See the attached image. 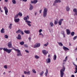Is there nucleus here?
Instances as JSON below:
<instances>
[{
  "label": "nucleus",
  "mask_w": 77,
  "mask_h": 77,
  "mask_svg": "<svg viewBox=\"0 0 77 77\" xmlns=\"http://www.w3.org/2000/svg\"><path fill=\"white\" fill-rule=\"evenodd\" d=\"M50 57V55L49 54L48 55V57Z\"/></svg>",
  "instance_id": "0e129e2a"
},
{
  "label": "nucleus",
  "mask_w": 77,
  "mask_h": 77,
  "mask_svg": "<svg viewBox=\"0 0 77 77\" xmlns=\"http://www.w3.org/2000/svg\"><path fill=\"white\" fill-rule=\"evenodd\" d=\"M75 34V33L74 32H72L71 33V35L72 36H73Z\"/></svg>",
  "instance_id": "c756f323"
},
{
  "label": "nucleus",
  "mask_w": 77,
  "mask_h": 77,
  "mask_svg": "<svg viewBox=\"0 0 77 77\" xmlns=\"http://www.w3.org/2000/svg\"><path fill=\"white\" fill-rule=\"evenodd\" d=\"M1 33H5V29L4 28H2L1 30Z\"/></svg>",
  "instance_id": "5701e85b"
},
{
  "label": "nucleus",
  "mask_w": 77,
  "mask_h": 77,
  "mask_svg": "<svg viewBox=\"0 0 77 77\" xmlns=\"http://www.w3.org/2000/svg\"><path fill=\"white\" fill-rule=\"evenodd\" d=\"M24 32L26 34H29L30 33V31L29 30H25Z\"/></svg>",
  "instance_id": "412c9836"
},
{
  "label": "nucleus",
  "mask_w": 77,
  "mask_h": 77,
  "mask_svg": "<svg viewBox=\"0 0 77 77\" xmlns=\"http://www.w3.org/2000/svg\"><path fill=\"white\" fill-rule=\"evenodd\" d=\"M29 6H30V7H29V9L30 11H32L33 9V6L31 4H30Z\"/></svg>",
  "instance_id": "f8f14e48"
},
{
  "label": "nucleus",
  "mask_w": 77,
  "mask_h": 77,
  "mask_svg": "<svg viewBox=\"0 0 77 77\" xmlns=\"http://www.w3.org/2000/svg\"><path fill=\"white\" fill-rule=\"evenodd\" d=\"M20 34H21V35H24V33L23 32V31L21 30H20Z\"/></svg>",
  "instance_id": "4c0bfd02"
},
{
  "label": "nucleus",
  "mask_w": 77,
  "mask_h": 77,
  "mask_svg": "<svg viewBox=\"0 0 77 77\" xmlns=\"http://www.w3.org/2000/svg\"><path fill=\"white\" fill-rule=\"evenodd\" d=\"M65 67L63 66V67L62 68V69H61L60 70V75L61 77H63V75H64V72H65Z\"/></svg>",
  "instance_id": "f03ea898"
},
{
  "label": "nucleus",
  "mask_w": 77,
  "mask_h": 77,
  "mask_svg": "<svg viewBox=\"0 0 77 77\" xmlns=\"http://www.w3.org/2000/svg\"><path fill=\"white\" fill-rule=\"evenodd\" d=\"M41 45L40 43H37L35 45H34V48H37L39 47Z\"/></svg>",
  "instance_id": "0eeeda50"
},
{
  "label": "nucleus",
  "mask_w": 77,
  "mask_h": 77,
  "mask_svg": "<svg viewBox=\"0 0 77 77\" xmlns=\"http://www.w3.org/2000/svg\"><path fill=\"white\" fill-rule=\"evenodd\" d=\"M42 52L44 55H46V54L48 53V51H47L46 50H43Z\"/></svg>",
  "instance_id": "1a4fd4ad"
},
{
  "label": "nucleus",
  "mask_w": 77,
  "mask_h": 77,
  "mask_svg": "<svg viewBox=\"0 0 77 77\" xmlns=\"http://www.w3.org/2000/svg\"><path fill=\"white\" fill-rule=\"evenodd\" d=\"M20 33V29L18 30L16 32V33Z\"/></svg>",
  "instance_id": "a19ab883"
},
{
  "label": "nucleus",
  "mask_w": 77,
  "mask_h": 77,
  "mask_svg": "<svg viewBox=\"0 0 77 77\" xmlns=\"http://www.w3.org/2000/svg\"><path fill=\"white\" fill-rule=\"evenodd\" d=\"M63 48L65 51H68V50H69V49L67 48L66 47H65V46H63Z\"/></svg>",
  "instance_id": "ddd939ff"
},
{
  "label": "nucleus",
  "mask_w": 77,
  "mask_h": 77,
  "mask_svg": "<svg viewBox=\"0 0 77 77\" xmlns=\"http://www.w3.org/2000/svg\"><path fill=\"white\" fill-rule=\"evenodd\" d=\"M12 24L10 23L8 26V28L10 29H11L12 27Z\"/></svg>",
  "instance_id": "4be33fe9"
},
{
  "label": "nucleus",
  "mask_w": 77,
  "mask_h": 77,
  "mask_svg": "<svg viewBox=\"0 0 77 77\" xmlns=\"http://www.w3.org/2000/svg\"><path fill=\"white\" fill-rule=\"evenodd\" d=\"M37 14V12H35V15H36Z\"/></svg>",
  "instance_id": "e2e57ef3"
},
{
  "label": "nucleus",
  "mask_w": 77,
  "mask_h": 77,
  "mask_svg": "<svg viewBox=\"0 0 77 77\" xmlns=\"http://www.w3.org/2000/svg\"><path fill=\"white\" fill-rule=\"evenodd\" d=\"M48 12V9L47 8L44 9L43 12V17L44 18L47 17V13Z\"/></svg>",
  "instance_id": "7ed1b4c3"
},
{
  "label": "nucleus",
  "mask_w": 77,
  "mask_h": 77,
  "mask_svg": "<svg viewBox=\"0 0 77 77\" xmlns=\"http://www.w3.org/2000/svg\"><path fill=\"white\" fill-rule=\"evenodd\" d=\"M12 2L13 4H16V1L15 0H12Z\"/></svg>",
  "instance_id": "ea45409f"
},
{
  "label": "nucleus",
  "mask_w": 77,
  "mask_h": 77,
  "mask_svg": "<svg viewBox=\"0 0 77 77\" xmlns=\"http://www.w3.org/2000/svg\"><path fill=\"white\" fill-rule=\"evenodd\" d=\"M4 9L5 11V14L6 15H8V9L7 7H4Z\"/></svg>",
  "instance_id": "423d86ee"
},
{
  "label": "nucleus",
  "mask_w": 77,
  "mask_h": 77,
  "mask_svg": "<svg viewBox=\"0 0 77 77\" xmlns=\"http://www.w3.org/2000/svg\"><path fill=\"white\" fill-rule=\"evenodd\" d=\"M58 44L60 46H63V44L61 42H58Z\"/></svg>",
  "instance_id": "72a5a7b5"
},
{
  "label": "nucleus",
  "mask_w": 77,
  "mask_h": 77,
  "mask_svg": "<svg viewBox=\"0 0 77 77\" xmlns=\"http://www.w3.org/2000/svg\"><path fill=\"white\" fill-rule=\"evenodd\" d=\"M8 46L9 48H12V42H10L8 43Z\"/></svg>",
  "instance_id": "9d476101"
},
{
  "label": "nucleus",
  "mask_w": 77,
  "mask_h": 77,
  "mask_svg": "<svg viewBox=\"0 0 77 77\" xmlns=\"http://www.w3.org/2000/svg\"><path fill=\"white\" fill-rule=\"evenodd\" d=\"M42 38H43V37H44V35L43 34H42Z\"/></svg>",
  "instance_id": "69168bd1"
},
{
  "label": "nucleus",
  "mask_w": 77,
  "mask_h": 77,
  "mask_svg": "<svg viewBox=\"0 0 77 77\" xmlns=\"http://www.w3.org/2000/svg\"><path fill=\"white\" fill-rule=\"evenodd\" d=\"M5 2H8V0H5Z\"/></svg>",
  "instance_id": "4d7b16f0"
},
{
  "label": "nucleus",
  "mask_w": 77,
  "mask_h": 77,
  "mask_svg": "<svg viewBox=\"0 0 77 77\" xmlns=\"http://www.w3.org/2000/svg\"><path fill=\"white\" fill-rule=\"evenodd\" d=\"M77 36H75L73 38V39L74 40H75V39H77Z\"/></svg>",
  "instance_id": "a18cd8bd"
},
{
  "label": "nucleus",
  "mask_w": 77,
  "mask_h": 77,
  "mask_svg": "<svg viewBox=\"0 0 77 77\" xmlns=\"http://www.w3.org/2000/svg\"><path fill=\"white\" fill-rule=\"evenodd\" d=\"M75 77V76L74 75H72L71 77Z\"/></svg>",
  "instance_id": "052dcab7"
},
{
  "label": "nucleus",
  "mask_w": 77,
  "mask_h": 77,
  "mask_svg": "<svg viewBox=\"0 0 77 77\" xmlns=\"http://www.w3.org/2000/svg\"><path fill=\"white\" fill-rule=\"evenodd\" d=\"M42 12V10H41L39 11V13L40 14H41V12Z\"/></svg>",
  "instance_id": "5fc2aeb1"
},
{
  "label": "nucleus",
  "mask_w": 77,
  "mask_h": 77,
  "mask_svg": "<svg viewBox=\"0 0 77 77\" xmlns=\"http://www.w3.org/2000/svg\"><path fill=\"white\" fill-rule=\"evenodd\" d=\"M17 39H21V35H20V34H19L18 35V37H17Z\"/></svg>",
  "instance_id": "a211bd4d"
},
{
  "label": "nucleus",
  "mask_w": 77,
  "mask_h": 77,
  "mask_svg": "<svg viewBox=\"0 0 77 77\" xmlns=\"http://www.w3.org/2000/svg\"><path fill=\"white\" fill-rule=\"evenodd\" d=\"M24 47L26 48H27V47H28V46L26 44H25L24 45Z\"/></svg>",
  "instance_id": "de8ad7c7"
},
{
  "label": "nucleus",
  "mask_w": 77,
  "mask_h": 77,
  "mask_svg": "<svg viewBox=\"0 0 77 77\" xmlns=\"http://www.w3.org/2000/svg\"><path fill=\"white\" fill-rule=\"evenodd\" d=\"M38 2V1L37 0H34L33 1H31V2L32 4L34 3V4H36Z\"/></svg>",
  "instance_id": "f3484780"
},
{
  "label": "nucleus",
  "mask_w": 77,
  "mask_h": 77,
  "mask_svg": "<svg viewBox=\"0 0 77 77\" xmlns=\"http://www.w3.org/2000/svg\"><path fill=\"white\" fill-rule=\"evenodd\" d=\"M71 43H69V46H71Z\"/></svg>",
  "instance_id": "338daca9"
},
{
  "label": "nucleus",
  "mask_w": 77,
  "mask_h": 77,
  "mask_svg": "<svg viewBox=\"0 0 77 77\" xmlns=\"http://www.w3.org/2000/svg\"><path fill=\"white\" fill-rule=\"evenodd\" d=\"M56 3H57L55 1L53 4V6H55L56 5Z\"/></svg>",
  "instance_id": "8fccbe9b"
},
{
  "label": "nucleus",
  "mask_w": 77,
  "mask_h": 77,
  "mask_svg": "<svg viewBox=\"0 0 77 77\" xmlns=\"http://www.w3.org/2000/svg\"><path fill=\"white\" fill-rule=\"evenodd\" d=\"M39 35H42V33H41V32H40V33H39Z\"/></svg>",
  "instance_id": "bf43d9fd"
},
{
  "label": "nucleus",
  "mask_w": 77,
  "mask_h": 77,
  "mask_svg": "<svg viewBox=\"0 0 77 77\" xmlns=\"http://www.w3.org/2000/svg\"><path fill=\"white\" fill-rule=\"evenodd\" d=\"M24 73L25 74H27V72H26V71H25L24 72Z\"/></svg>",
  "instance_id": "864d4df0"
},
{
  "label": "nucleus",
  "mask_w": 77,
  "mask_h": 77,
  "mask_svg": "<svg viewBox=\"0 0 77 77\" xmlns=\"http://www.w3.org/2000/svg\"><path fill=\"white\" fill-rule=\"evenodd\" d=\"M46 63H50L51 62V60H50V58H48L46 60Z\"/></svg>",
  "instance_id": "2eb2a0df"
},
{
  "label": "nucleus",
  "mask_w": 77,
  "mask_h": 77,
  "mask_svg": "<svg viewBox=\"0 0 77 77\" xmlns=\"http://www.w3.org/2000/svg\"><path fill=\"white\" fill-rule=\"evenodd\" d=\"M0 49L1 50L3 49L4 51H6V52H7L8 53H11V51L12 50V49H8L7 48H0Z\"/></svg>",
  "instance_id": "20e7f679"
},
{
  "label": "nucleus",
  "mask_w": 77,
  "mask_h": 77,
  "mask_svg": "<svg viewBox=\"0 0 77 77\" xmlns=\"http://www.w3.org/2000/svg\"><path fill=\"white\" fill-rule=\"evenodd\" d=\"M55 2L57 3H60L61 2V1H60V0H56Z\"/></svg>",
  "instance_id": "cd10ccee"
},
{
  "label": "nucleus",
  "mask_w": 77,
  "mask_h": 77,
  "mask_svg": "<svg viewBox=\"0 0 77 77\" xmlns=\"http://www.w3.org/2000/svg\"><path fill=\"white\" fill-rule=\"evenodd\" d=\"M50 24L51 27H53V26H54V24H53V23L52 22H50Z\"/></svg>",
  "instance_id": "a878e982"
},
{
  "label": "nucleus",
  "mask_w": 77,
  "mask_h": 77,
  "mask_svg": "<svg viewBox=\"0 0 77 77\" xmlns=\"http://www.w3.org/2000/svg\"><path fill=\"white\" fill-rule=\"evenodd\" d=\"M22 77H24V75H22Z\"/></svg>",
  "instance_id": "774afa93"
},
{
  "label": "nucleus",
  "mask_w": 77,
  "mask_h": 77,
  "mask_svg": "<svg viewBox=\"0 0 77 77\" xmlns=\"http://www.w3.org/2000/svg\"><path fill=\"white\" fill-rule=\"evenodd\" d=\"M30 73L31 72L29 71L27 72V75H30Z\"/></svg>",
  "instance_id": "37998d69"
},
{
  "label": "nucleus",
  "mask_w": 77,
  "mask_h": 77,
  "mask_svg": "<svg viewBox=\"0 0 77 77\" xmlns=\"http://www.w3.org/2000/svg\"><path fill=\"white\" fill-rule=\"evenodd\" d=\"M32 71L33 73H35V74L36 73V70H35V69H32Z\"/></svg>",
  "instance_id": "58836bf2"
},
{
  "label": "nucleus",
  "mask_w": 77,
  "mask_h": 77,
  "mask_svg": "<svg viewBox=\"0 0 77 77\" xmlns=\"http://www.w3.org/2000/svg\"><path fill=\"white\" fill-rule=\"evenodd\" d=\"M56 58H57V56H56V55H54V58L53 60H56Z\"/></svg>",
  "instance_id": "b1692460"
},
{
  "label": "nucleus",
  "mask_w": 77,
  "mask_h": 77,
  "mask_svg": "<svg viewBox=\"0 0 77 77\" xmlns=\"http://www.w3.org/2000/svg\"><path fill=\"white\" fill-rule=\"evenodd\" d=\"M17 15H18V16H19L20 17H22L23 16V14L22 13L20 12H19L18 14H17Z\"/></svg>",
  "instance_id": "393cba45"
},
{
  "label": "nucleus",
  "mask_w": 77,
  "mask_h": 77,
  "mask_svg": "<svg viewBox=\"0 0 77 77\" xmlns=\"http://www.w3.org/2000/svg\"><path fill=\"white\" fill-rule=\"evenodd\" d=\"M27 0H23V2H26V1H27Z\"/></svg>",
  "instance_id": "13d9d810"
},
{
  "label": "nucleus",
  "mask_w": 77,
  "mask_h": 77,
  "mask_svg": "<svg viewBox=\"0 0 77 77\" xmlns=\"http://www.w3.org/2000/svg\"><path fill=\"white\" fill-rule=\"evenodd\" d=\"M18 14H17L14 17V19H16V18H18Z\"/></svg>",
  "instance_id": "e433bc0d"
},
{
  "label": "nucleus",
  "mask_w": 77,
  "mask_h": 77,
  "mask_svg": "<svg viewBox=\"0 0 77 77\" xmlns=\"http://www.w3.org/2000/svg\"><path fill=\"white\" fill-rule=\"evenodd\" d=\"M29 16L28 15H27L26 17H25L23 18L24 20L25 21V22H26V23H27V24L30 27L32 25L30 24V23H32V22L27 20H29Z\"/></svg>",
  "instance_id": "f257e3e1"
},
{
  "label": "nucleus",
  "mask_w": 77,
  "mask_h": 77,
  "mask_svg": "<svg viewBox=\"0 0 77 77\" xmlns=\"http://www.w3.org/2000/svg\"><path fill=\"white\" fill-rule=\"evenodd\" d=\"M14 21L15 22V23H18V22L20 21V19H14Z\"/></svg>",
  "instance_id": "dca6fc26"
},
{
  "label": "nucleus",
  "mask_w": 77,
  "mask_h": 77,
  "mask_svg": "<svg viewBox=\"0 0 77 77\" xmlns=\"http://www.w3.org/2000/svg\"><path fill=\"white\" fill-rule=\"evenodd\" d=\"M54 23V24H55V25L57 24V21L55 20Z\"/></svg>",
  "instance_id": "09e8293b"
},
{
  "label": "nucleus",
  "mask_w": 77,
  "mask_h": 77,
  "mask_svg": "<svg viewBox=\"0 0 77 77\" xmlns=\"http://www.w3.org/2000/svg\"><path fill=\"white\" fill-rule=\"evenodd\" d=\"M73 11L74 12H75V13H77V9L76 8H75L73 9Z\"/></svg>",
  "instance_id": "2f4dec72"
},
{
  "label": "nucleus",
  "mask_w": 77,
  "mask_h": 77,
  "mask_svg": "<svg viewBox=\"0 0 77 77\" xmlns=\"http://www.w3.org/2000/svg\"><path fill=\"white\" fill-rule=\"evenodd\" d=\"M4 38L6 39L8 38V36L7 35H5L4 36Z\"/></svg>",
  "instance_id": "79ce46f5"
},
{
  "label": "nucleus",
  "mask_w": 77,
  "mask_h": 77,
  "mask_svg": "<svg viewBox=\"0 0 77 77\" xmlns=\"http://www.w3.org/2000/svg\"><path fill=\"white\" fill-rule=\"evenodd\" d=\"M35 57L36 59H38L39 58V56L37 55H35Z\"/></svg>",
  "instance_id": "7c9ffc66"
},
{
  "label": "nucleus",
  "mask_w": 77,
  "mask_h": 77,
  "mask_svg": "<svg viewBox=\"0 0 77 77\" xmlns=\"http://www.w3.org/2000/svg\"><path fill=\"white\" fill-rule=\"evenodd\" d=\"M42 29H40L39 30V33H41V32H42Z\"/></svg>",
  "instance_id": "3c124183"
},
{
  "label": "nucleus",
  "mask_w": 77,
  "mask_h": 77,
  "mask_svg": "<svg viewBox=\"0 0 77 77\" xmlns=\"http://www.w3.org/2000/svg\"><path fill=\"white\" fill-rule=\"evenodd\" d=\"M67 60V57H66L65 58V60H63V64H65V62H66V61Z\"/></svg>",
  "instance_id": "aec40b11"
},
{
  "label": "nucleus",
  "mask_w": 77,
  "mask_h": 77,
  "mask_svg": "<svg viewBox=\"0 0 77 77\" xmlns=\"http://www.w3.org/2000/svg\"><path fill=\"white\" fill-rule=\"evenodd\" d=\"M28 39H29V41H30L31 40V38L29 37Z\"/></svg>",
  "instance_id": "6e6d98bb"
},
{
  "label": "nucleus",
  "mask_w": 77,
  "mask_h": 77,
  "mask_svg": "<svg viewBox=\"0 0 77 77\" xmlns=\"http://www.w3.org/2000/svg\"><path fill=\"white\" fill-rule=\"evenodd\" d=\"M26 52V53H29V51L27 50H25Z\"/></svg>",
  "instance_id": "603ef678"
},
{
  "label": "nucleus",
  "mask_w": 77,
  "mask_h": 77,
  "mask_svg": "<svg viewBox=\"0 0 77 77\" xmlns=\"http://www.w3.org/2000/svg\"><path fill=\"white\" fill-rule=\"evenodd\" d=\"M48 45V42H47V43H46L44 45V46L45 47H47Z\"/></svg>",
  "instance_id": "f704fd0d"
},
{
  "label": "nucleus",
  "mask_w": 77,
  "mask_h": 77,
  "mask_svg": "<svg viewBox=\"0 0 77 77\" xmlns=\"http://www.w3.org/2000/svg\"><path fill=\"white\" fill-rule=\"evenodd\" d=\"M61 34H62V35H64V34H65V32H64V31H62L61 32Z\"/></svg>",
  "instance_id": "49530a36"
},
{
  "label": "nucleus",
  "mask_w": 77,
  "mask_h": 77,
  "mask_svg": "<svg viewBox=\"0 0 77 77\" xmlns=\"http://www.w3.org/2000/svg\"><path fill=\"white\" fill-rule=\"evenodd\" d=\"M4 68H5V69H7L8 68V67H7V65H4Z\"/></svg>",
  "instance_id": "c03bdc74"
},
{
  "label": "nucleus",
  "mask_w": 77,
  "mask_h": 77,
  "mask_svg": "<svg viewBox=\"0 0 77 77\" xmlns=\"http://www.w3.org/2000/svg\"><path fill=\"white\" fill-rule=\"evenodd\" d=\"M66 31L67 32V34L68 35H69L71 33V31L68 29H66Z\"/></svg>",
  "instance_id": "4468645a"
},
{
  "label": "nucleus",
  "mask_w": 77,
  "mask_h": 77,
  "mask_svg": "<svg viewBox=\"0 0 77 77\" xmlns=\"http://www.w3.org/2000/svg\"><path fill=\"white\" fill-rule=\"evenodd\" d=\"M48 69H47L46 71V72L45 73V74L46 77L47 76V74H48Z\"/></svg>",
  "instance_id": "6ab92c4d"
},
{
  "label": "nucleus",
  "mask_w": 77,
  "mask_h": 77,
  "mask_svg": "<svg viewBox=\"0 0 77 77\" xmlns=\"http://www.w3.org/2000/svg\"><path fill=\"white\" fill-rule=\"evenodd\" d=\"M14 50H15V51H17V56H22V54L21 53V51L20 50H19V49H17L15 48L13 49Z\"/></svg>",
  "instance_id": "39448f33"
},
{
  "label": "nucleus",
  "mask_w": 77,
  "mask_h": 77,
  "mask_svg": "<svg viewBox=\"0 0 77 77\" xmlns=\"http://www.w3.org/2000/svg\"><path fill=\"white\" fill-rule=\"evenodd\" d=\"M73 64L74 65L75 67V71H74V73H77V65H76L75 64V63L74 62H72Z\"/></svg>",
  "instance_id": "6e6552de"
},
{
  "label": "nucleus",
  "mask_w": 77,
  "mask_h": 77,
  "mask_svg": "<svg viewBox=\"0 0 77 77\" xmlns=\"http://www.w3.org/2000/svg\"><path fill=\"white\" fill-rule=\"evenodd\" d=\"M73 11L74 12H75V13H77V9L76 8H75L73 9Z\"/></svg>",
  "instance_id": "473e14b6"
},
{
  "label": "nucleus",
  "mask_w": 77,
  "mask_h": 77,
  "mask_svg": "<svg viewBox=\"0 0 77 77\" xmlns=\"http://www.w3.org/2000/svg\"><path fill=\"white\" fill-rule=\"evenodd\" d=\"M63 35L64 38H65V34H63Z\"/></svg>",
  "instance_id": "680f3d73"
},
{
  "label": "nucleus",
  "mask_w": 77,
  "mask_h": 77,
  "mask_svg": "<svg viewBox=\"0 0 77 77\" xmlns=\"http://www.w3.org/2000/svg\"><path fill=\"white\" fill-rule=\"evenodd\" d=\"M24 44V42L23 41L21 42H20V44L21 45H23V44Z\"/></svg>",
  "instance_id": "c9c22d12"
},
{
  "label": "nucleus",
  "mask_w": 77,
  "mask_h": 77,
  "mask_svg": "<svg viewBox=\"0 0 77 77\" xmlns=\"http://www.w3.org/2000/svg\"><path fill=\"white\" fill-rule=\"evenodd\" d=\"M44 74V71H42V72H41L40 73L39 75H41V76H42V75H43V74Z\"/></svg>",
  "instance_id": "bb28decb"
},
{
  "label": "nucleus",
  "mask_w": 77,
  "mask_h": 77,
  "mask_svg": "<svg viewBox=\"0 0 77 77\" xmlns=\"http://www.w3.org/2000/svg\"><path fill=\"white\" fill-rule=\"evenodd\" d=\"M66 10L67 11H69V7L68 6H67L66 8Z\"/></svg>",
  "instance_id": "c85d7f7f"
},
{
  "label": "nucleus",
  "mask_w": 77,
  "mask_h": 77,
  "mask_svg": "<svg viewBox=\"0 0 77 77\" xmlns=\"http://www.w3.org/2000/svg\"><path fill=\"white\" fill-rule=\"evenodd\" d=\"M63 21V19H61L58 22V24L60 26H61V24H62V21Z\"/></svg>",
  "instance_id": "9b49d317"
}]
</instances>
